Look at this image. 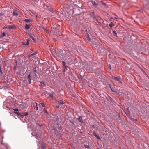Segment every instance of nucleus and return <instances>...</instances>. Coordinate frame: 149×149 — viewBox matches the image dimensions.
I'll list each match as a JSON object with an SVG mask.
<instances>
[{"instance_id":"nucleus-1","label":"nucleus","mask_w":149,"mask_h":149,"mask_svg":"<svg viewBox=\"0 0 149 149\" xmlns=\"http://www.w3.org/2000/svg\"><path fill=\"white\" fill-rule=\"evenodd\" d=\"M123 89L122 88L120 87H118L116 90V93L118 94L119 96H120L122 95V93L123 92Z\"/></svg>"},{"instance_id":"nucleus-24","label":"nucleus","mask_w":149,"mask_h":149,"mask_svg":"<svg viewBox=\"0 0 149 149\" xmlns=\"http://www.w3.org/2000/svg\"><path fill=\"white\" fill-rule=\"evenodd\" d=\"M143 72V74H145V75L147 77H148V74L145 72L144 71H142Z\"/></svg>"},{"instance_id":"nucleus-36","label":"nucleus","mask_w":149,"mask_h":149,"mask_svg":"<svg viewBox=\"0 0 149 149\" xmlns=\"http://www.w3.org/2000/svg\"><path fill=\"white\" fill-rule=\"evenodd\" d=\"M62 129V127H60L58 128V129L59 130H61Z\"/></svg>"},{"instance_id":"nucleus-49","label":"nucleus","mask_w":149,"mask_h":149,"mask_svg":"<svg viewBox=\"0 0 149 149\" xmlns=\"http://www.w3.org/2000/svg\"><path fill=\"white\" fill-rule=\"evenodd\" d=\"M98 149H100V148H98Z\"/></svg>"},{"instance_id":"nucleus-19","label":"nucleus","mask_w":149,"mask_h":149,"mask_svg":"<svg viewBox=\"0 0 149 149\" xmlns=\"http://www.w3.org/2000/svg\"><path fill=\"white\" fill-rule=\"evenodd\" d=\"M40 83L42 85H43L45 87L46 86V84H45L44 82L43 81H41Z\"/></svg>"},{"instance_id":"nucleus-47","label":"nucleus","mask_w":149,"mask_h":149,"mask_svg":"<svg viewBox=\"0 0 149 149\" xmlns=\"http://www.w3.org/2000/svg\"><path fill=\"white\" fill-rule=\"evenodd\" d=\"M1 46H0V49H1Z\"/></svg>"},{"instance_id":"nucleus-9","label":"nucleus","mask_w":149,"mask_h":149,"mask_svg":"<svg viewBox=\"0 0 149 149\" xmlns=\"http://www.w3.org/2000/svg\"><path fill=\"white\" fill-rule=\"evenodd\" d=\"M37 52H34V53L32 54H30V55H29L28 56V58H29L31 56H34L35 55H36L37 54Z\"/></svg>"},{"instance_id":"nucleus-23","label":"nucleus","mask_w":149,"mask_h":149,"mask_svg":"<svg viewBox=\"0 0 149 149\" xmlns=\"http://www.w3.org/2000/svg\"><path fill=\"white\" fill-rule=\"evenodd\" d=\"M113 35L114 36H116L117 35V33L115 31H113Z\"/></svg>"},{"instance_id":"nucleus-13","label":"nucleus","mask_w":149,"mask_h":149,"mask_svg":"<svg viewBox=\"0 0 149 149\" xmlns=\"http://www.w3.org/2000/svg\"><path fill=\"white\" fill-rule=\"evenodd\" d=\"M28 113L27 112H26L25 113H22V117H23V116H26L28 115Z\"/></svg>"},{"instance_id":"nucleus-35","label":"nucleus","mask_w":149,"mask_h":149,"mask_svg":"<svg viewBox=\"0 0 149 149\" xmlns=\"http://www.w3.org/2000/svg\"><path fill=\"white\" fill-rule=\"evenodd\" d=\"M111 65H110V64H109V68L110 69H111Z\"/></svg>"},{"instance_id":"nucleus-2","label":"nucleus","mask_w":149,"mask_h":149,"mask_svg":"<svg viewBox=\"0 0 149 149\" xmlns=\"http://www.w3.org/2000/svg\"><path fill=\"white\" fill-rule=\"evenodd\" d=\"M91 2L92 4V5L93 6H94L95 8H96L98 6V4L96 3L95 1L92 0L91 1Z\"/></svg>"},{"instance_id":"nucleus-41","label":"nucleus","mask_w":149,"mask_h":149,"mask_svg":"<svg viewBox=\"0 0 149 149\" xmlns=\"http://www.w3.org/2000/svg\"><path fill=\"white\" fill-rule=\"evenodd\" d=\"M2 15V13H0V16H1Z\"/></svg>"},{"instance_id":"nucleus-45","label":"nucleus","mask_w":149,"mask_h":149,"mask_svg":"<svg viewBox=\"0 0 149 149\" xmlns=\"http://www.w3.org/2000/svg\"><path fill=\"white\" fill-rule=\"evenodd\" d=\"M38 1V0H36V1Z\"/></svg>"},{"instance_id":"nucleus-21","label":"nucleus","mask_w":149,"mask_h":149,"mask_svg":"<svg viewBox=\"0 0 149 149\" xmlns=\"http://www.w3.org/2000/svg\"><path fill=\"white\" fill-rule=\"evenodd\" d=\"M53 95H54V93H53L52 92V93H50V94H49V96L53 98Z\"/></svg>"},{"instance_id":"nucleus-29","label":"nucleus","mask_w":149,"mask_h":149,"mask_svg":"<svg viewBox=\"0 0 149 149\" xmlns=\"http://www.w3.org/2000/svg\"><path fill=\"white\" fill-rule=\"evenodd\" d=\"M87 40L89 41L90 42L91 41V39L89 38V37H88L87 38Z\"/></svg>"},{"instance_id":"nucleus-48","label":"nucleus","mask_w":149,"mask_h":149,"mask_svg":"<svg viewBox=\"0 0 149 149\" xmlns=\"http://www.w3.org/2000/svg\"><path fill=\"white\" fill-rule=\"evenodd\" d=\"M25 81V80H24V81Z\"/></svg>"},{"instance_id":"nucleus-4","label":"nucleus","mask_w":149,"mask_h":149,"mask_svg":"<svg viewBox=\"0 0 149 149\" xmlns=\"http://www.w3.org/2000/svg\"><path fill=\"white\" fill-rule=\"evenodd\" d=\"M113 79L116 81H119L120 80V78L119 77H114L113 78Z\"/></svg>"},{"instance_id":"nucleus-6","label":"nucleus","mask_w":149,"mask_h":149,"mask_svg":"<svg viewBox=\"0 0 149 149\" xmlns=\"http://www.w3.org/2000/svg\"><path fill=\"white\" fill-rule=\"evenodd\" d=\"M77 119L79 122L83 123V121L82 120V117L81 116H78Z\"/></svg>"},{"instance_id":"nucleus-5","label":"nucleus","mask_w":149,"mask_h":149,"mask_svg":"<svg viewBox=\"0 0 149 149\" xmlns=\"http://www.w3.org/2000/svg\"><path fill=\"white\" fill-rule=\"evenodd\" d=\"M58 102L59 104L62 105L64 104L65 103V102L62 100H59L58 101Z\"/></svg>"},{"instance_id":"nucleus-10","label":"nucleus","mask_w":149,"mask_h":149,"mask_svg":"<svg viewBox=\"0 0 149 149\" xmlns=\"http://www.w3.org/2000/svg\"><path fill=\"white\" fill-rule=\"evenodd\" d=\"M13 16H17L18 15V14L16 10H15L13 11Z\"/></svg>"},{"instance_id":"nucleus-46","label":"nucleus","mask_w":149,"mask_h":149,"mask_svg":"<svg viewBox=\"0 0 149 149\" xmlns=\"http://www.w3.org/2000/svg\"><path fill=\"white\" fill-rule=\"evenodd\" d=\"M47 32V33H49V31H48Z\"/></svg>"},{"instance_id":"nucleus-28","label":"nucleus","mask_w":149,"mask_h":149,"mask_svg":"<svg viewBox=\"0 0 149 149\" xmlns=\"http://www.w3.org/2000/svg\"><path fill=\"white\" fill-rule=\"evenodd\" d=\"M42 149H46V148L45 147L44 145H42Z\"/></svg>"},{"instance_id":"nucleus-14","label":"nucleus","mask_w":149,"mask_h":149,"mask_svg":"<svg viewBox=\"0 0 149 149\" xmlns=\"http://www.w3.org/2000/svg\"><path fill=\"white\" fill-rule=\"evenodd\" d=\"M114 26V24L112 22H111V23L109 24V26L111 28H112V27Z\"/></svg>"},{"instance_id":"nucleus-25","label":"nucleus","mask_w":149,"mask_h":149,"mask_svg":"<svg viewBox=\"0 0 149 149\" xmlns=\"http://www.w3.org/2000/svg\"><path fill=\"white\" fill-rule=\"evenodd\" d=\"M37 71L36 69V67H35L33 69V73H35Z\"/></svg>"},{"instance_id":"nucleus-43","label":"nucleus","mask_w":149,"mask_h":149,"mask_svg":"<svg viewBox=\"0 0 149 149\" xmlns=\"http://www.w3.org/2000/svg\"><path fill=\"white\" fill-rule=\"evenodd\" d=\"M38 135V134H36V137Z\"/></svg>"},{"instance_id":"nucleus-3","label":"nucleus","mask_w":149,"mask_h":149,"mask_svg":"<svg viewBox=\"0 0 149 149\" xmlns=\"http://www.w3.org/2000/svg\"><path fill=\"white\" fill-rule=\"evenodd\" d=\"M28 79L29 80V84H31V81L32 80V78L31 76V75L30 74H28Z\"/></svg>"},{"instance_id":"nucleus-18","label":"nucleus","mask_w":149,"mask_h":149,"mask_svg":"<svg viewBox=\"0 0 149 149\" xmlns=\"http://www.w3.org/2000/svg\"><path fill=\"white\" fill-rule=\"evenodd\" d=\"M94 136L97 138V139H99V140H100V138L99 137V136H98V135H97V134H96L95 133H94Z\"/></svg>"},{"instance_id":"nucleus-12","label":"nucleus","mask_w":149,"mask_h":149,"mask_svg":"<svg viewBox=\"0 0 149 149\" xmlns=\"http://www.w3.org/2000/svg\"><path fill=\"white\" fill-rule=\"evenodd\" d=\"M15 27V26L13 25H11L9 27V29L10 30H12L14 29Z\"/></svg>"},{"instance_id":"nucleus-31","label":"nucleus","mask_w":149,"mask_h":149,"mask_svg":"<svg viewBox=\"0 0 149 149\" xmlns=\"http://www.w3.org/2000/svg\"><path fill=\"white\" fill-rule=\"evenodd\" d=\"M29 45V40H28L26 43L25 45Z\"/></svg>"},{"instance_id":"nucleus-34","label":"nucleus","mask_w":149,"mask_h":149,"mask_svg":"<svg viewBox=\"0 0 149 149\" xmlns=\"http://www.w3.org/2000/svg\"><path fill=\"white\" fill-rule=\"evenodd\" d=\"M14 69L16 70L17 69V67L16 66H15L14 67Z\"/></svg>"},{"instance_id":"nucleus-38","label":"nucleus","mask_w":149,"mask_h":149,"mask_svg":"<svg viewBox=\"0 0 149 149\" xmlns=\"http://www.w3.org/2000/svg\"><path fill=\"white\" fill-rule=\"evenodd\" d=\"M34 75L35 77H37V75L36 73H35Z\"/></svg>"},{"instance_id":"nucleus-27","label":"nucleus","mask_w":149,"mask_h":149,"mask_svg":"<svg viewBox=\"0 0 149 149\" xmlns=\"http://www.w3.org/2000/svg\"><path fill=\"white\" fill-rule=\"evenodd\" d=\"M43 112H44V113H47V115L48 114V113L47 112V111L46 110H45V109H44L43 110Z\"/></svg>"},{"instance_id":"nucleus-17","label":"nucleus","mask_w":149,"mask_h":149,"mask_svg":"<svg viewBox=\"0 0 149 149\" xmlns=\"http://www.w3.org/2000/svg\"><path fill=\"white\" fill-rule=\"evenodd\" d=\"M92 17L93 19L94 20H97L96 16H95V15L94 14V13L93 14H92Z\"/></svg>"},{"instance_id":"nucleus-37","label":"nucleus","mask_w":149,"mask_h":149,"mask_svg":"<svg viewBox=\"0 0 149 149\" xmlns=\"http://www.w3.org/2000/svg\"><path fill=\"white\" fill-rule=\"evenodd\" d=\"M37 106H38V107H40V105L39 104H37Z\"/></svg>"},{"instance_id":"nucleus-22","label":"nucleus","mask_w":149,"mask_h":149,"mask_svg":"<svg viewBox=\"0 0 149 149\" xmlns=\"http://www.w3.org/2000/svg\"><path fill=\"white\" fill-rule=\"evenodd\" d=\"M84 146L85 148H89V145L84 144Z\"/></svg>"},{"instance_id":"nucleus-16","label":"nucleus","mask_w":149,"mask_h":149,"mask_svg":"<svg viewBox=\"0 0 149 149\" xmlns=\"http://www.w3.org/2000/svg\"><path fill=\"white\" fill-rule=\"evenodd\" d=\"M6 36V34L4 32L2 33L0 35V38H3Z\"/></svg>"},{"instance_id":"nucleus-20","label":"nucleus","mask_w":149,"mask_h":149,"mask_svg":"<svg viewBox=\"0 0 149 149\" xmlns=\"http://www.w3.org/2000/svg\"><path fill=\"white\" fill-rule=\"evenodd\" d=\"M24 21L26 22H31V20L30 19H25Z\"/></svg>"},{"instance_id":"nucleus-7","label":"nucleus","mask_w":149,"mask_h":149,"mask_svg":"<svg viewBox=\"0 0 149 149\" xmlns=\"http://www.w3.org/2000/svg\"><path fill=\"white\" fill-rule=\"evenodd\" d=\"M109 86L111 91L116 93V91L113 88V87L110 84L109 85Z\"/></svg>"},{"instance_id":"nucleus-30","label":"nucleus","mask_w":149,"mask_h":149,"mask_svg":"<svg viewBox=\"0 0 149 149\" xmlns=\"http://www.w3.org/2000/svg\"><path fill=\"white\" fill-rule=\"evenodd\" d=\"M13 110L15 111V112H17V111H18L19 109L18 108L16 109H14Z\"/></svg>"},{"instance_id":"nucleus-15","label":"nucleus","mask_w":149,"mask_h":149,"mask_svg":"<svg viewBox=\"0 0 149 149\" xmlns=\"http://www.w3.org/2000/svg\"><path fill=\"white\" fill-rule=\"evenodd\" d=\"M30 28V26L29 25L27 24L25 25V28L26 29H29Z\"/></svg>"},{"instance_id":"nucleus-32","label":"nucleus","mask_w":149,"mask_h":149,"mask_svg":"<svg viewBox=\"0 0 149 149\" xmlns=\"http://www.w3.org/2000/svg\"><path fill=\"white\" fill-rule=\"evenodd\" d=\"M41 104L43 107H45V105L44 103H41Z\"/></svg>"},{"instance_id":"nucleus-42","label":"nucleus","mask_w":149,"mask_h":149,"mask_svg":"<svg viewBox=\"0 0 149 149\" xmlns=\"http://www.w3.org/2000/svg\"><path fill=\"white\" fill-rule=\"evenodd\" d=\"M38 125L40 126H41L42 125V124H41V125L38 124Z\"/></svg>"},{"instance_id":"nucleus-33","label":"nucleus","mask_w":149,"mask_h":149,"mask_svg":"<svg viewBox=\"0 0 149 149\" xmlns=\"http://www.w3.org/2000/svg\"><path fill=\"white\" fill-rule=\"evenodd\" d=\"M56 107L57 109H58L59 108L60 106L59 105H57L56 106Z\"/></svg>"},{"instance_id":"nucleus-40","label":"nucleus","mask_w":149,"mask_h":149,"mask_svg":"<svg viewBox=\"0 0 149 149\" xmlns=\"http://www.w3.org/2000/svg\"><path fill=\"white\" fill-rule=\"evenodd\" d=\"M33 134H34V133H33V132H32V135H33V136H34V135H33Z\"/></svg>"},{"instance_id":"nucleus-11","label":"nucleus","mask_w":149,"mask_h":149,"mask_svg":"<svg viewBox=\"0 0 149 149\" xmlns=\"http://www.w3.org/2000/svg\"><path fill=\"white\" fill-rule=\"evenodd\" d=\"M14 113L17 115V116H20L22 117V114L18 112H14Z\"/></svg>"},{"instance_id":"nucleus-44","label":"nucleus","mask_w":149,"mask_h":149,"mask_svg":"<svg viewBox=\"0 0 149 149\" xmlns=\"http://www.w3.org/2000/svg\"><path fill=\"white\" fill-rule=\"evenodd\" d=\"M6 108H8V106H6Z\"/></svg>"},{"instance_id":"nucleus-39","label":"nucleus","mask_w":149,"mask_h":149,"mask_svg":"<svg viewBox=\"0 0 149 149\" xmlns=\"http://www.w3.org/2000/svg\"><path fill=\"white\" fill-rule=\"evenodd\" d=\"M25 44H26V43H23V45H25Z\"/></svg>"},{"instance_id":"nucleus-26","label":"nucleus","mask_w":149,"mask_h":149,"mask_svg":"<svg viewBox=\"0 0 149 149\" xmlns=\"http://www.w3.org/2000/svg\"><path fill=\"white\" fill-rule=\"evenodd\" d=\"M37 103H36V111H37L38 110V106H37Z\"/></svg>"},{"instance_id":"nucleus-8","label":"nucleus","mask_w":149,"mask_h":149,"mask_svg":"<svg viewBox=\"0 0 149 149\" xmlns=\"http://www.w3.org/2000/svg\"><path fill=\"white\" fill-rule=\"evenodd\" d=\"M29 37L31 38V39L35 43L36 42V39L34 38L31 34L29 35Z\"/></svg>"}]
</instances>
